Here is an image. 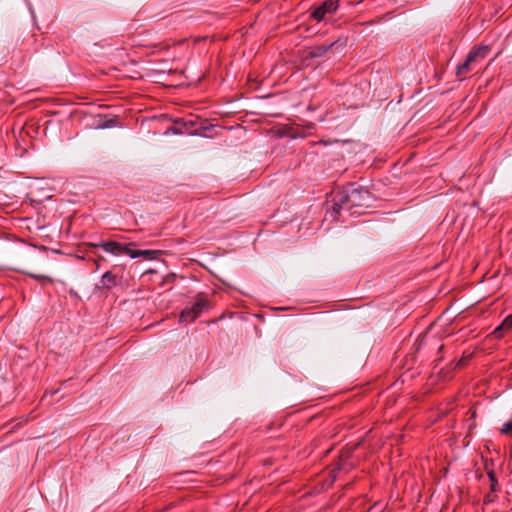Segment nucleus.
I'll use <instances>...</instances> for the list:
<instances>
[{"label":"nucleus","mask_w":512,"mask_h":512,"mask_svg":"<svg viewBox=\"0 0 512 512\" xmlns=\"http://www.w3.org/2000/svg\"><path fill=\"white\" fill-rule=\"evenodd\" d=\"M489 47L486 45H481L478 47H474L467 55L466 60L458 66L456 74L460 79L468 74L472 70V64L481 61L488 55Z\"/></svg>","instance_id":"nucleus-1"},{"label":"nucleus","mask_w":512,"mask_h":512,"mask_svg":"<svg viewBox=\"0 0 512 512\" xmlns=\"http://www.w3.org/2000/svg\"><path fill=\"white\" fill-rule=\"evenodd\" d=\"M348 43V37L342 36L330 44L317 45L310 48L309 56L312 58H319L324 56L329 51L341 53L344 51Z\"/></svg>","instance_id":"nucleus-2"},{"label":"nucleus","mask_w":512,"mask_h":512,"mask_svg":"<svg viewBox=\"0 0 512 512\" xmlns=\"http://www.w3.org/2000/svg\"><path fill=\"white\" fill-rule=\"evenodd\" d=\"M208 308V301L199 296L191 307L185 308L180 313V322L190 323L196 320L202 312Z\"/></svg>","instance_id":"nucleus-3"},{"label":"nucleus","mask_w":512,"mask_h":512,"mask_svg":"<svg viewBox=\"0 0 512 512\" xmlns=\"http://www.w3.org/2000/svg\"><path fill=\"white\" fill-rule=\"evenodd\" d=\"M338 0H327L320 6L314 9L312 12V17L320 22L322 21L327 14H332L336 12L339 7Z\"/></svg>","instance_id":"nucleus-4"},{"label":"nucleus","mask_w":512,"mask_h":512,"mask_svg":"<svg viewBox=\"0 0 512 512\" xmlns=\"http://www.w3.org/2000/svg\"><path fill=\"white\" fill-rule=\"evenodd\" d=\"M93 247H101L105 252L118 256L123 253L125 244L115 241L100 242L98 244H91Z\"/></svg>","instance_id":"nucleus-5"},{"label":"nucleus","mask_w":512,"mask_h":512,"mask_svg":"<svg viewBox=\"0 0 512 512\" xmlns=\"http://www.w3.org/2000/svg\"><path fill=\"white\" fill-rule=\"evenodd\" d=\"M118 285V277L110 271L105 272L100 280V288L110 290Z\"/></svg>","instance_id":"nucleus-6"},{"label":"nucleus","mask_w":512,"mask_h":512,"mask_svg":"<svg viewBox=\"0 0 512 512\" xmlns=\"http://www.w3.org/2000/svg\"><path fill=\"white\" fill-rule=\"evenodd\" d=\"M504 329L512 330V314L507 316L504 319V321L502 322V324L495 329V331H494L495 336L498 338L502 337V334L500 332Z\"/></svg>","instance_id":"nucleus-7"},{"label":"nucleus","mask_w":512,"mask_h":512,"mask_svg":"<svg viewBox=\"0 0 512 512\" xmlns=\"http://www.w3.org/2000/svg\"><path fill=\"white\" fill-rule=\"evenodd\" d=\"M161 254H163V251L161 250H140V257H145L149 260H154Z\"/></svg>","instance_id":"nucleus-8"},{"label":"nucleus","mask_w":512,"mask_h":512,"mask_svg":"<svg viewBox=\"0 0 512 512\" xmlns=\"http://www.w3.org/2000/svg\"><path fill=\"white\" fill-rule=\"evenodd\" d=\"M133 243L125 244L123 248V253L127 254L131 258L140 257V250H136L132 248Z\"/></svg>","instance_id":"nucleus-9"},{"label":"nucleus","mask_w":512,"mask_h":512,"mask_svg":"<svg viewBox=\"0 0 512 512\" xmlns=\"http://www.w3.org/2000/svg\"><path fill=\"white\" fill-rule=\"evenodd\" d=\"M30 277L42 282V283H45V282H48V283H52L53 282V279L50 278L49 276H44V275H38V274H32L30 273L29 274Z\"/></svg>","instance_id":"nucleus-10"},{"label":"nucleus","mask_w":512,"mask_h":512,"mask_svg":"<svg viewBox=\"0 0 512 512\" xmlns=\"http://www.w3.org/2000/svg\"><path fill=\"white\" fill-rule=\"evenodd\" d=\"M501 432H502L503 434H508V433L512 432V420H511V421H509V422H507V423H505V424L503 425V427H502V429H501Z\"/></svg>","instance_id":"nucleus-11"},{"label":"nucleus","mask_w":512,"mask_h":512,"mask_svg":"<svg viewBox=\"0 0 512 512\" xmlns=\"http://www.w3.org/2000/svg\"><path fill=\"white\" fill-rule=\"evenodd\" d=\"M488 475L492 481L495 480L493 472L488 473Z\"/></svg>","instance_id":"nucleus-12"},{"label":"nucleus","mask_w":512,"mask_h":512,"mask_svg":"<svg viewBox=\"0 0 512 512\" xmlns=\"http://www.w3.org/2000/svg\"><path fill=\"white\" fill-rule=\"evenodd\" d=\"M319 144L326 145V144H327V142H325V141L321 140V141H319Z\"/></svg>","instance_id":"nucleus-13"}]
</instances>
